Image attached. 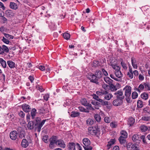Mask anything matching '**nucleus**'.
Wrapping results in <instances>:
<instances>
[{
  "label": "nucleus",
  "instance_id": "61",
  "mask_svg": "<svg viewBox=\"0 0 150 150\" xmlns=\"http://www.w3.org/2000/svg\"><path fill=\"white\" fill-rule=\"evenodd\" d=\"M93 98L98 101V99H99L100 98L98 96L94 94L93 95Z\"/></svg>",
  "mask_w": 150,
  "mask_h": 150
},
{
  "label": "nucleus",
  "instance_id": "31",
  "mask_svg": "<svg viewBox=\"0 0 150 150\" xmlns=\"http://www.w3.org/2000/svg\"><path fill=\"white\" fill-rule=\"evenodd\" d=\"M135 119L132 117H129L128 120V124L131 126L133 125L135 122Z\"/></svg>",
  "mask_w": 150,
  "mask_h": 150
},
{
  "label": "nucleus",
  "instance_id": "41",
  "mask_svg": "<svg viewBox=\"0 0 150 150\" xmlns=\"http://www.w3.org/2000/svg\"><path fill=\"white\" fill-rule=\"evenodd\" d=\"M140 129L142 132H145L148 129V127L145 125H141L139 127Z\"/></svg>",
  "mask_w": 150,
  "mask_h": 150
},
{
  "label": "nucleus",
  "instance_id": "17",
  "mask_svg": "<svg viewBox=\"0 0 150 150\" xmlns=\"http://www.w3.org/2000/svg\"><path fill=\"white\" fill-rule=\"evenodd\" d=\"M116 142V140L115 139H110V141L108 143L107 146L108 149H109L111 147V146L113 144Z\"/></svg>",
  "mask_w": 150,
  "mask_h": 150
},
{
  "label": "nucleus",
  "instance_id": "14",
  "mask_svg": "<svg viewBox=\"0 0 150 150\" xmlns=\"http://www.w3.org/2000/svg\"><path fill=\"white\" fill-rule=\"evenodd\" d=\"M94 74L98 80L101 78L103 75L102 72L99 70H96Z\"/></svg>",
  "mask_w": 150,
  "mask_h": 150
},
{
  "label": "nucleus",
  "instance_id": "24",
  "mask_svg": "<svg viewBox=\"0 0 150 150\" xmlns=\"http://www.w3.org/2000/svg\"><path fill=\"white\" fill-rule=\"evenodd\" d=\"M99 102H100V105H102L104 106V105H108V103L109 102L106 101H105L100 98L99 99H98V101Z\"/></svg>",
  "mask_w": 150,
  "mask_h": 150
},
{
  "label": "nucleus",
  "instance_id": "4",
  "mask_svg": "<svg viewBox=\"0 0 150 150\" xmlns=\"http://www.w3.org/2000/svg\"><path fill=\"white\" fill-rule=\"evenodd\" d=\"M83 146L85 150H91L93 148L90 146V141L88 138H85L83 140Z\"/></svg>",
  "mask_w": 150,
  "mask_h": 150
},
{
  "label": "nucleus",
  "instance_id": "63",
  "mask_svg": "<svg viewBox=\"0 0 150 150\" xmlns=\"http://www.w3.org/2000/svg\"><path fill=\"white\" fill-rule=\"evenodd\" d=\"M127 75L129 78L131 79H132L133 78V73L128 72L127 74Z\"/></svg>",
  "mask_w": 150,
  "mask_h": 150
},
{
  "label": "nucleus",
  "instance_id": "44",
  "mask_svg": "<svg viewBox=\"0 0 150 150\" xmlns=\"http://www.w3.org/2000/svg\"><path fill=\"white\" fill-rule=\"evenodd\" d=\"M141 139L142 140V142L144 144H147L146 139L145 136L144 135H142L140 136V139Z\"/></svg>",
  "mask_w": 150,
  "mask_h": 150
},
{
  "label": "nucleus",
  "instance_id": "52",
  "mask_svg": "<svg viewBox=\"0 0 150 150\" xmlns=\"http://www.w3.org/2000/svg\"><path fill=\"white\" fill-rule=\"evenodd\" d=\"M55 143H54L52 142H50V144L49 145V148L51 149H53L55 147Z\"/></svg>",
  "mask_w": 150,
  "mask_h": 150
},
{
  "label": "nucleus",
  "instance_id": "59",
  "mask_svg": "<svg viewBox=\"0 0 150 150\" xmlns=\"http://www.w3.org/2000/svg\"><path fill=\"white\" fill-rule=\"evenodd\" d=\"M87 108L88 109L91 110H94V109L92 107V105L91 104H89L88 103L86 106Z\"/></svg>",
  "mask_w": 150,
  "mask_h": 150
},
{
  "label": "nucleus",
  "instance_id": "30",
  "mask_svg": "<svg viewBox=\"0 0 150 150\" xmlns=\"http://www.w3.org/2000/svg\"><path fill=\"white\" fill-rule=\"evenodd\" d=\"M10 7L11 9L14 10L18 8V7L16 4L14 2H10Z\"/></svg>",
  "mask_w": 150,
  "mask_h": 150
},
{
  "label": "nucleus",
  "instance_id": "16",
  "mask_svg": "<svg viewBox=\"0 0 150 150\" xmlns=\"http://www.w3.org/2000/svg\"><path fill=\"white\" fill-rule=\"evenodd\" d=\"M67 146L69 150H75V144L74 143H69Z\"/></svg>",
  "mask_w": 150,
  "mask_h": 150
},
{
  "label": "nucleus",
  "instance_id": "49",
  "mask_svg": "<svg viewBox=\"0 0 150 150\" xmlns=\"http://www.w3.org/2000/svg\"><path fill=\"white\" fill-rule=\"evenodd\" d=\"M48 136L46 135L43 136L42 138V140L45 143L48 142Z\"/></svg>",
  "mask_w": 150,
  "mask_h": 150
},
{
  "label": "nucleus",
  "instance_id": "23",
  "mask_svg": "<svg viewBox=\"0 0 150 150\" xmlns=\"http://www.w3.org/2000/svg\"><path fill=\"white\" fill-rule=\"evenodd\" d=\"M104 81L109 85L112 82L113 80L110 79L109 77L105 76L104 77Z\"/></svg>",
  "mask_w": 150,
  "mask_h": 150
},
{
  "label": "nucleus",
  "instance_id": "9",
  "mask_svg": "<svg viewBox=\"0 0 150 150\" xmlns=\"http://www.w3.org/2000/svg\"><path fill=\"white\" fill-rule=\"evenodd\" d=\"M138 145L135 144H132L131 143H129L127 144V150H136Z\"/></svg>",
  "mask_w": 150,
  "mask_h": 150
},
{
  "label": "nucleus",
  "instance_id": "2",
  "mask_svg": "<svg viewBox=\"0 0 150 150\" xmlns=\"http://www.w3.org/2000/svg\"><path fill=\"white\" fill-rule=\"evenodd\" d=\"M114 74L115 76L117 78H115L114 75L112 74H110V77L116 81H121L122 79L121 78L122 76L123 75L120 70L118 71H115Z\"/></svg>",
  "mask_w": 150,
  "mask_h": 150
},
{
  "label": "nucleus",
  "instance_id": "7",
  "mask_svg": "<svg viewBox=\"0 0 150 150\" xmlns=\"http://www.w3.org/2000/svg\"><path fill=\"white\" fill-rule=\"evenodd\" d=\"M140 136L137 134H134L132 137L133 141L137 145H139L141 141L140 140Z\"/></svg>",
  "mask_w": 150,
  "mask_h": 150
},
{
  "label": "nucleus",
  "instance_id": "19",
  "mask_svg": "<svg viewBox=\"0 0 150 150\" xmlns=\"http://www.w3.org/2000/svg\"><path fill=\"white\" fill-rule=\"evenodd\" d=\"M91 103L92 104L96 106L95 108L96 109H99V107L101 106L100 103L95 100H93L91 102Z\"/></svg>",
  "mask_w": 150,
  "mask_h": 150
},
{
  "label": "nucleus",
  "instance_id": "34",
  "mask_svg": "<svg viewBox=\"0 0 150 150\" xmlns=\"http://www.w3.org/2000/svg\"><path fill=\"white\" fill-rule=\"evenodd\" d=\"M109 85L110 88L112 91H116L117 90V88H116V86L112 83Z\"/></svg>",
  "mask_w": 150,
  "mask_h": 150
},
{
  "label": "nucleus",
  "instance_id": "8",
  "mask_svg": "<svg viewBox=\"0 0 150 150\" xmlns=\"http://www.w3.org/2000/svg\"><path fill=\"white\" fill-rule=\"evenodd\" d=\"M116 96V98L123 100L125 98V96L123 95V92L122 90H120L116 91L114 94Z\"/></svg>",
  "mask_w": 150,
  "mask_h": 150
},
{
  "label": "nucleus",
  "instance_id": "58",
  "mask_svg": "<svg viewBox=\"0 0 150 150\" xmlns=\"http://www.w3.org/2000/svg\"><path fill=\"white\" fill-rule=\"evenodd\" d=\"M143 120L148 121L149 120L150 117L149 116H143L142 118Z\"/></svg>",
  "mask_w": 150,
  "mask_h": 150
},
{
  "label": "nucleus",
  "instance_id": "62",
  "mask_svg": "<svg viewBox=\"0 0 150 150\" xmlns=\"http://www.w3.org/2000/svg\"><path fill=\"white\" fill-rule=\"evenodd\" d=\"M102 73H103L104 76H107L108 75V74L107 72L104 69H102Z\"/></svg>",
  "mask_w": 150,
  "mask_h": 150
},
{
  "label": "nucleus",
  "instance_id": "3",
  "mask_svg": "<svg viewBox=\"0 0 150 150\" xmlns=\"http://www.w3.org/2000/svg\"><path fill=\"white\" fill-rule=\"evenodd\" d=\"M89 132L92 135H98L99 134L100 130L98 126L96 125L92 127H90L88 128Z\"/></svg>",
  "mask_w": 150,
  "mask_h": 150
},
{
  "label": "nucleus",
  "instance_id": "37",
  "mask_svg": "<svg viewBox=\"0 0 150 150\" xmlns=\"http://www.w3.org/2000/svg\"><path fill=\"white\" fill-rule=\"evenodd\" d=\"M94 117L97 122H100L101 117L98 114H96L94 116Z\"/></svg>",
  "mask_w": 150,
  "mask_h": 150
},
{
  "label": "nucleus",
  "instance_id": "32",
  "mask_svg": "<svg viewBox=\"0 0 150 150\" xmlns=\"http://www.w3.org/2000/svg\"><path fill=\"white\" fill-rule=\"evenodd\" d=\"M81 102L82 105L85 106H87L88 105V104L86 99L84 98H83L81 99Z\"/></svg>",
  "mask_w": 150,
  "mask_h": 150
},
{
  "label": "nucleus",
  "instance_id": "6",
  "mask_svg": "<svg viewBox=\"0 0 150 150\" xmlns=\"http://www.w3.org/2000/svg\"><path fill=\"white\" fill-rule=\"evenodd\" d=\"M125 91V95L126 96V100L130 96L131 93V87L129 86H126L123 89Z\"/></svg>",
  "mask_w": 150,
  "mask_h": 150
},
{
  "label": "nucleus",
  "instance_id": "22",
  "mask_svg": "<svg viewBox=\"0 0 150 150\" xmlns=\"http://www.w3.org/2000/svg\"><path fill=\"white\" fill-rule=\"evenodd\" d=\"M7 63L9 67L11 68H13L15 67V63L11 60L8 61Z\"/></svg>",
  "mask_w": 150,
  "mask_h": 150
},
{
  "label": "nucleus",
  "instance_id": "51",
  "mask_svg": "<svg viewBox=\"0 0 150 150\" xmlns=\"http://www.w3.org/2000/svg\"><path fill=\"white\" fill-rule=\"evenodd\" d=\"M55 143H54L52 142H50V144L49 145V148L51 149H53L55 147Z\"/></svg>",
  "mask_w": 150,
  "mask_h": 150
},
{
  "label": "nucleus",
  "instance_id": "43",
  "mask_svg": "<svg viewBox=\"0 0 150 150\" xmlns=\"http://www.w3.org/2000/svg\"><path fill=\"white\" fill-rule=\"evenodd\" d=\"M143 105L142 101L140 100L138 101L137 102V106L139 108H142Z\"/></svg>",
  "mask_w": 150,
  "mask_h": 150
},
{
  "label": "nucleus",
  "instance_id": "54",
  "mask_svg": "<svg viewBox=\"0 0 150 150\" xmlns=\"http://www.w3.org/2000/svg\"><path fill=\"white\" fill-rule=\"evenodd\" d=\"M121 135L123 136L124 138H127V134L125 131L122 130L121 132Z\"/></svg>",
  "mask_w": 150,
  "mask_h": 150
},
{
  "label": "nucleus",
  "instance_id": "42",
  "mask_svg": "<svg viewBox=\"0 0 150 150\" xmlns=\"http://www.w3.org/2000/svg\"><path fill=\"white\" fill-rule=\"evenodd\" d=\"M70 35L68 33H64L63 34V37L64 38L67 40L69 39L70 38Z\"/></svg>",
  "mask_w": 150,
  "mask_h": 150
},
{
  "label": "nucleus",
  "instance_id": "38",
  "mask_svg": "<svg viewBox=\"0 0 150 150\" xmlns=\"http://www.w3.org/2000/svg\"><path fill=\"white\" fill-rule=\"evenodd\" d=\"M93 123V121L91 119H88L86 121V123L88 126L92 125Z\"/></svg>",
  "mask_w": 150,
  "mask_h": 150
},
{
  "label": "nucleus",
  "instance_id": "45",
  "mask_svg": "<svg viewBox=\"0 0 150 150\" xmlns=\"http://www.w3.org/2000/svg\"><path fill=\"white\" fill-rule=\"evenodd\" d=\"M112 67L113 69L115 70V71H118L120 69V67L116 64L112 65Z\"/></svg>",
  "mask_w": 150,
  "mask_h": 150
},
{
  "label": "nucleus",
  "instance_id": "56",
  "mask_svg": "<svg viewBox=\"0 0 150 150\" xmlns=\"http://www.w3.org/2000/svg\"><path fill=\"white\" fill-rule=\"evenodd\" d=\"M144 85L145 88L148 90H150V87L149 85V83H144Z\"/></svg>",
  "mask_w": 150,
  "mask_h": 150
},
{
  "label": "nucleus",
  "instance_id": "10",
  "mask_svg": "<svg viewBox=\"0 0 150 150\" xmlns=\"http://www.w3.org/2000/svg\"><path fill=\"white\" fill-rule=\"evenodd\" d=\"M123 102V100L122 99L116 98L113 100L112 103L113 105L118 106L122 105Z\"/></svg>",
  "mask_w": 150,
  "mask_h": 150
},
{
  "label": "nucleus",
  "instance_id": "12",
  "mask_svg": "<svg viewBox=\"0 0 150 150\" xmlns=\"http://www.w3.org/2000/svg\"><path fill=\"white\" fill-rule=\"evenodd\" d=\"M22 108L23 110L26 112H29L31 110L30 106L26 104H24L22 105Z\"/></svg>",
  "mask_w": 150,
  "mask_h": 150
},
{
  "label": "nucleus",
  "instance_id": "11",
  "mask_svg": "<svg viewBox=\"0 0 150 150\" xmlns=\"http://www.w3.org/2000/svg\"><path fill=\"white\" fill-rule=\"evenodd\" d=\"M18 133L15 130L11 132L10 134V137L11 139L12 140H15L17 138Z\"/></svg>",
  "mask_w": 150,
  "mask_h": 150
},
{
  "label": "nucleus",
  "instance_id": "26",
  "mask_svg": "<svg viewBox=\"0 0 150 150\" xmlns=\"http://www.w3.org/2000/svg\"><path fill=\"white\" fill-rule=\"evenodd\" d=\"M126 138H124L123 136H120L119 138V140L121 144H124L125 143L126 140L125 139Z\"/></svg>",
  "mask_w": 150,
  "mask_h": 150
},
{
  "label": "nucleus",
  "instance_id": "13",
  "mask_svg": "<svg viewBox=\"0 0 150 150\" xmlns=\"http://www.w3.org/2000/svg\"><path fill=\"white\" fill-rule=\"evenodd\" d=\"M131 62L132 66L135 69L137 68V63L138 62L136 59L134 57H132L131 58Z\"/></svg>",
  "mask_w": 150,
  "mask_h": 150
},
{
  "label": "nucleus",
  "instance_id": "1",
  "mask_svg": "<svg viewBox=\"0 0 150 150\" xmlns=\"http://www.w3.org/2000/svg\"><path fill=\"white\" fill-rule=\"evenodd\" d=\"M35 129L37 131L39 132L41 131V129L44 124L46 120H44L42 121H41V119L39 117H36L35 118Z\"/></svg>",
  "mask_w": 150,
  "mask_h": 150
},
{
  "label": "nucleus",
  "instance_id": "36",
  "mask_svg": "<svg viewBox=\"0 0 150 150\" xmlns=\"http://www.w3.org/2000/svg\"><path fill=\"white\" fill-rule=\"evenodd\" d=\"M110 126L112 128H115L117 126V122H112L110 124Z\"/></svg>",
  "mask_w": 150,
  "mask_h": 150
},
{
  "label": "nucleus",
  "instance_id": "46",
  "mask_svg": "<svg viewBox=\"0 0 150 150\" xmlns=\"http://www.w3.org/2000/svg\"><path fill=\"white\" fill-rule=\"evenodd\" d=\"M102 87L105 90L108 91L109 89V86L105 83H103L102 84Z\"/></svg>",
  "mask_w": 150,
  "mask_h": 150
},
{
  "label": "nucleus",
  "instance_id": "18",
  "mask_svg": "<svg viewBox=\"0 0 150 150\" xmlns=\"http://www.w3.org/2000/svg\"><path fill=\"white\" fill-rule=\"evenodd\" d=\"M28 142L25 139H23L21 142V146L24 148L27 147L28 145Z\"/></svg>",
  "mask_w": 150,
  "mask_h": 150
},
{
  "label": "nucleus",
  "instance_id": "55",
  "mask_svg": "<svg viewBox=\"0 0 150 150\" xmlns=\"http://www.w3.org/2000/svg\"><path fill=\"white\" fill-rule=\"evenodd\" d=\"M18 114L19 116L23 118L24 117L25 114L23 111H21L19 112H18Z\"/></svg>",
  "mask_w": 150,
  "mask_h": 150
},
{
  "label": "nucleus",
  "instance_id": "28",
  "mask_svg": "<svg viewBox=\"0 0 150 150\" xmlns=\"http://www.w3.org/2000/svg\"><path fill=\"white\" fill-rule=\"evenodd\" d=\"M0 63L4 68L6 67V61L4 60L3 59L1 58H0Z\"/></svg>",
  "mask_w": 150,
  "mask_h": 150
},
{
  "label": "nucleus",
  "instance_id": "47",
  "mask_svg": "<svg viewBox=\"0 0 150 150\" xmlns=\"http://www.w3.org/2000/svg\"><path fill=\"white\" fill-rule=\"evenodd\" d=\"M99 62L94 60L93 62V66L95 67H98L99 65Z\"/></svg>",
  "mask_w": 150,
  "mask_h": 150
},
{
  "label": "nucleus",
  "instance_id": "15",
  "mask_svg": "<svg viewBox=\"0 0 150 150\" xmlns=\"http://www.w3.org/2000/svg\"><path fill=\"white\" fill-rule=\"evenodd\" d=\"M57 145L59 147L64 148L65 147V144L64 141L62 140H58Z\"/></svg>",
  "mask_w": 150,
  "mask_h": 150
},
{
  "label": "nucleus",
  "instance_id": "50",
  "mask_svg": "<svg viewBox=\"0 0 150 150\" xmlns=\"http://www.w3.org/2000/svg\"><path fill=\"white\" fill-rule=\"evenodd\" d=\"M138 94L136 92H133L132 95V99H135L137 98L138 97Z\"/></svg>",
  "mask_w": 150,
  "mask_h": 150
},
{
  "label": "nucleus",
  "instance_id": "29",
  "mask_svg": "<svg viewBox=\"0 0 150 150\" xmlns=\"http://www.w3.org/2000/svg\"><path fill=\"white\" fill-rule=\"evenodd\" d=\"M113 96L112 95V94L109 93L108 92V93L105 94L104 96L105 99L107 100H109Z\"/></svg>",
  "mask_w": 150,
  "mask_h": 150
},
{
  "label": "nucleus",
  "instance_id": "60",
  "mask_svg": "<svg viewBox=\"0 0 150 150\" xmlns=\"http://www.w3.org/2000/svg\"><path fill=\"white\" fill-rule=\"evenodd\" d=\"M6 44H8L9 41L7 39H6L4 37H3L2 40Z\"/></svg>",
  "mask_w": 150,
  "mask_h": 150
},
{
  "label": "nucleus",
  "instance_id": "27",
  "mask_svg": "<svg viewBox=\"0 0 150 150\" xmlns=\"http://www.w3.org/2000/svg\"><path fill=\"white\" fill-rule=\"evenodd\" d=\"M80 115L79 112L73 111L71 112V116L72 117H75L79 116Z\"/></svg>",
  "mask_w": 150,
  "mask_h": 150
},
{
  "label": "nucleus",
  "instance_id": "20",
  "mask_svg": "<svg viewBox=\"0 0 150 150\" xmlns=\"http://www.w3.org/2000/svg\"><path fill=\"white\" fill-rule=\"evenodd\" d=\"M19 129L20 130V131L18 132L19 137L21 138H22L25 136V132L21 127L19 128Z\"/></svg>",
  "mask_w": 150,
  "mask_h": 150
},
{
  "label": "nucleus",
  "instance_id": "48",
  "mask_svg": "<svg viewBox=\"0 0 150 150\" xmlns=\"http://www.w3.org/2000/svg\"><path fill=\"white\" fill-rule=\"evenodd\" d=\"M2 48L3 51H4V52H5L7 53L9 52V50L8 48L6 46L4 45H3L2 46Z\"/></svg>",
  "mask_w": 150,
  "mask_h": 150
},
{
  "label": "nucleus",
  "instance_id": "35",
  "mask_svg": "<svg viewBox=\"0 0 150 150\" xmlns=\"http://www.w3.org/2000/svg\"><path fill=\"white\" fill-rule=\"evenodd\" d=\"M141 97L142 99L146 100L148 98V95L146 93H143L141 94Z\"/></svg>",
  "mask_w": 150,
  "mask_h": 150
},
{
  "label": "nucleus",
  "instance_id": "53",
  "mask_svg": "<svg viewBox=\"0 0 150 150\" xmlns=\"http://www.w3.org/2000/svg\"><path fill=\"white\" fill-rule=\"evenodd\" d=\"M4 35L7 38H8L9 39H12L13 38V36L12 35H9L8 34H7L5 33H4Z\"/></svg>",
  "mask_w": 150,
  "mask_h": 150
},
{
  "label": "nucleus",
  "instance_id": "25",
  "mask_svg": "<svg viewBox=\"0 0 150 150\" xmlns=\"http://www.w3.org/2000/svg\"><path fill=\"white\" fill-rule=\"evenodd\" d=\"M58 140L57 139V137L55 136H52L50 139V142H54L56 143L57 145Z\"/></svg>",
  "mask_w": 150,
  "mask_h": 150
},
{
  "label": "nucleus",
  "instance_id": "5",
  "mask_svg": "<svg viewBox=\"0 0 150 150\" xmlns=\"http://www.w3.org/2000/svg\"><path fill=\"white\" fill-rule=\"evenodd\" d=\"M87 77L90 80L91 82L98 84V79L96 78V75L92 73L88 74L87 75Z\"/></svg>",
  "mask_w": 150,
  "mask_h": 150
},
{
  "label": "nucleus",
  "instance_id": "64",
  "mask_svg": "<svg viewBox=\"0 0 150 150\" xmlns=\"http://www.w3.org/2000/svg\"><path fill=\"white\" fill-rule=\"evenodd\" d=\"M44 100L46 101H47L49 98V95L48 94H45L43 97Z\"/></svg>",
  "mask_w": 150,
  "mask_h": 150
},
{
  "label": "nucleus",
  "instance_id": "57",
  "mask_svg": "<svg viewBox=\"0 0 150 150\" xmlns=\"http://www.w3.org/2000/svg\"><path fill=\"white\" fill-rule=\"evenodd\" d=\"M121 64L123 68L125 70L127 69V65L126 64H125L123 61H121Z\"/></svg>",
  "mask_w": 150,
  "mask_h": 150
},
{
  "label": "nucleus",
  "instance_id": "33",
  "mask_svg": "<svg viewBox=\"0 0 150 150\" xmlns=\"http://www.w3.org/2000/svg\"><path fill=\"white\" fill-rule=\"evenodd\" d=\"M36 110L35 108L32 109L31 112V115L32 119H33L35 116Z\"/></svg>",
  "mask_w": 150,
  "mask_h": 150
},
{
  "label": "nucleus",
  "instance_id": "21",
  "mask_svg": "<svg viewBox=\"0 0 150 150\" xmlns=\"http://www.w3.org/2000/svg\"><path fill=\"white\" fill-rule=\"evenodd\" d=\"M27 127L29 129H32L34 127V123L33 121H29L27 124Z\"/></svg>",
  "mask_w": 150,
  "mask_h": 150
},
{
  "label": "nucleus",
  "instance_id": "39",
  "mask_svg": "<svg viewBox=\"0 0 150 150\" xmlns=\"http://www.w3.org/2000/svg\"><path fill=\"white\" fill-rule=\"evenodd\" d=\"M104 121L106 123H109L111 121V118L108 116H106L104 118Z\"/></svg>",
  "mask_w": 150,
  "mask_h": 150
},
{
  "label": "nucleus",
  "instance_id": "40",
  "mask_svg": "<svg viewBox=\"0 0 150 150\" xmlns=\"http://www.w3.org/2000/svg\"><path fill=\"white\" fill-rule=\"evenodd\" d=\"M144 88V85H143L142 84H140L138 88H137L136 90L139 92H141V90H143Z\"/></svg>",
  "mask_w": 150,
  "mask_h": 150
}]
</instances>
